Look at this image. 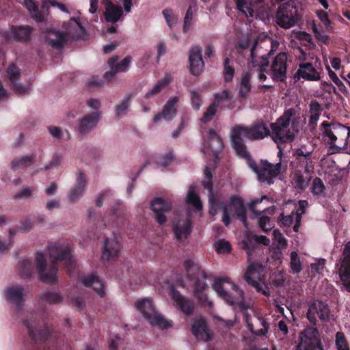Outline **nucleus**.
Returning <instances> with one entry per match:
<instances>
[{
	"instance_id": "obj_1",
	"label": "nucleus",
	"mask_w": 350,
	"mask_h": 350,
	"mask_svg": "<svg viewBox=\"0 0 350 350\" xmlns=\"http://www.w3.org/2000/svg\"><path fill=\"white\" fill-rule=\"evenodd\" d=\"M48 252L52 265L46 271V258L44 253L38 252L35 260L39 279L46 284H53L57 280L58 263H62L67 272L70 273L75 267V261L72 255L71 249L68 244L50 243Z\"/></svg>"
},
{
	"instance_id": "obj_2",
	"label": "nucleus",
	"mask_w": 350,
	"mask_h": 350,
	"mask_svg": "<svg viewBox=\"0 0 350 350\" xmlns=\"http://www.w3.org/2000/svg\"><path fill=\"white\" fill-rule=\"evenodd\" d=\"M270 135L269 128L262 120H257L250 126L237 124L231 129V146L237 155L241 158L251 154L247 149L243 138L249 141H258Z\"/></svg>"
},
{
	"instance_id": "obj_3",
	"label": "nucleus",
	"mask_w": 350,
	"mask_h": 350,
	"mask_svg": "<svg viewBox=\"0 0 350 350\" xmlns=\"http://www.w3.org/2000/svg\"><path fill=\"white\" fill-rule=\"evenodd\" d=\"M184 267L187 278L193 286L194 296L202 305L211 306L212 303L208 300L207 295L204 293V290L208 287L204 282L208 278L206 273L191 259L185 261Z\"/></svg>"
},
{
	"instance_id": "obj_4",
	"label": "nucleus",
	"mask_w": 350,
	"mask_h": 350,
	"mask_svg": "<svg viewBox=\"0 0 350 350\" xmlns=\"http://www.w3.org/2000/svg\"><path fill=\"white\" fill-rule=\"evenodd\" d=\"M301 4L297 0H289L280 5L275 14V23L281 28L288 29L302 21Z\"/></svg>"
},
{
	"instance_id": "obj_5",
	"label": "nucleus",
	"mask_w": 350,
	"mask_h": 350,
	"mask_svg": "<svg viewBox=\"0 0 350 350\" xmlns=\"http://www.w3.org/2000/svg\"><path fill=\"white\" fill-rule=\"evenodd\" d=\"M295 115V109L289 108L275 122L271 123V131L269 136L278 145L291 143L295 139V135L289 129L291 120Z\"/></svg>"
},
{
	"instance_id": "obj_6",
	"label": "nucleus",
	"mask_w": 350,
	"mask_h": 350,
	"mask_svg": "<svg viewBox=\"0 0 350 350\" xmlns=\"http://www.w3.org/2000/svg\"><path fill=\"white\" fill-rule=\"evenodd\" d=\"M246 161L249 167L257 175L258 180L261 183H266L268 185H271L275 182L276 178L281 172L282 163L281 162L273 164L266 159H261L259 164H258L252 157V155H248L241 157Z\"/></svg>"
},
{
	"instance_id": "obj_7",
	"label": "nucleus",
	"mask_w": 350,
	"mask_h": 350,
	"mask_svg": "<svg viewBox=\"0 0 350 350\" xmlns=\"http://www.w3.org/2000/svg\"><path fill=\"white\" fill-rule=\"evenodd\" d=\"M137 309L152 325H157L162 329H167L172 326L170 321L157 313L152 301L148 299H140L135 302Z\"/></svg>"
},
{
	"instance_id": "obj_8",
	"label": "nucleus",
	"mask_w": 350,
	"mask_h": 350,
	"mask_svg": "<svg viewBox=\"0 0 350 350\" xmlns=\"http://www.w3.org/2000/svg\"><path fill=\"white\" fill-rule=\"evenodd\" d=\"M23 324L28 330V334L31 339L36 343H46L48 342L52 335V329L47 325L42 327L38 326L34 318V315L30 313V318L23 320Z\"/></svg>"
},
{
	"instance_id": "obj_9",
	"label": "nucleus",
	"mask_w": 350,
	"mask_h": 350,
	"mask_svg": "<svg viewBox=\"0 0 350 350\" xmlns=\"http://www.w3.org/2000/svg\"><path fill=\"white\" fill-rule=\"evenodd\" d=\"M299 342L295 350H323L319 330L314 327H308L299 334Z\"/></svg>"
},
{
	"instance_id": "obj_10",
	"label": "nucleus",
	"mask_w": 350,
	"mask_h": 350,
	"mask_svg": "<svg viewBox=\"0 0 350 350\" xmlns=\"http://www.w3.org/2000/svg\"><path fill=\"white\" fill-rule=\"evenodd\" d=\"M323 73L321 62L317 60L314 64L310 62H303L299 64V68L295 73L293 79L295 81L303 79L309 81H318L321 79Z\"/></svg>"
},
{
	"instance_id": "obj_11",
	"label": "nucleus",
	"mask_w": 350,
	"mask_h": 350,
	"mask_svg": "<svg viewBox=\"0 0 350 350\" xmlns=\"http://www.w3.org/2000/svg\"><path fill=\"white\" fill-rule=\"evenodd\" d=\"M287 53L280 52L272 59L268 70L272 80L275 82L284 83L287 79Z\"/></svg>"
},
{
	"instance_id": "obj_12",
	"label": "nucleus",
	"mask_w": 350,
	"mask_h": 350,
	"mask_svg": "<svg viewBox=\"0 0 350 350\" xmlns=\"http://www.w3.org/2000/svg\"><path fill=\"white\" fill-rule=\"evenodd\" d=\"M330 310L328 304L321 301H315L312 303L308 309L306 317L313 325H317L318 317L322 322L329 321Z\"/></svg>"
},
{
	"instance_id": "obj_13",
	"label": "nucleus",
	"mask_w": 350,
	"mask_h": 350,
	"mask_svg": "<svg viewBox=\"0 0 350 350\" xmlns=\"http://www.w3.org/2000/svg\"><path fill=\"white\" fill-rule=\"evenodd\" d=\"M338 274L345 289L350 292V241L344 246L339 260Z\"/></svg>"
},
{
	"instance_id": "obj_14",
	"label": "nucleus",
	"mask_w": 350,
	"mask_h": 350,
	"mask_svg": "<svg viewBox=\"0 0 350 350\" xmlns=\"http://www.w3.org/2000/svg\"><path fill=\"white\" fill-rule=\"evenodd\" d=\"M102 118V112L95 111L84 115L78 120V132L85 135L95 129Z\"/></svg>"
},
{
	"instance_id": "obj_15",
	"label": "nucleus",
	"mask_w": 350,
	"mask_h": 350,
	"mask_svg": "<svg viewBox=\"0 0 350 350\" xmlns=\"http://www.w3.org/2000/svg\"><path fill=\"white\" fill-rule=\"evenodd\" d=\"M150 208L155 214V220L159 225H163L167 221L165 213L172 211V206L163 198L156 197L150 202Z\"/></svg>"
},
{
	"instance_id": "obj_16",
	"label": "nucleus",
	"mask_w": 350,
	"mask_h": 350,
	"mask_svg": "<svg viewBox=\"0 0 350 350\" xmlns=\"http://www.w3.org/2000/svg\"><path fill=\"white\" fill-rule=\"evenodd\" d=\"M262 266L258 263H252L250 265L243 275V279L248 284L256 288L258 292H262L263 295H268L266 291H262V285L257 281L260 273L262 271Z\"/></svg>"
},
{
	"instance_id": "obj_17",
	"label": "nucleus",
	"mask_w": 350,
	"mask_h": 350,
	"mask_svg": "<svg viewBox=\"0 0 350 350\" xmlns=\"http://www.w3.org/2000/svg\"><path fill=\"white\" fill-rule=\"evenodd\" d=\"M202 49L200 46H192L189 50V61L190 72L198 76L204 66L202 59Z\"/></svg>"
},
{
	"instance_id": "obj_18",
	"label": "nucleus",
	"mask_w": 350,
	"mask_h": 350,
	"mask_svg": "<svg viewBox=\"0 0 350 350\" xmlns=\"http://www.w3.org/2000/svg\"><path fill=\"white\" fill-rule=\"evenodd\" d=\"M7 76L12 83L13 91L18 95H24L29 93L31 85H28L24 86L21 83H17L18 79L21 76L20 69L14 64L10 65L7 69Z\"/></svg>"
},
{
	"instance_id": "obj_19",
	"label": "nucleus",
	"mask_w": 350,
	"mask_h": 350,
	"mask_svg": "<svg viewBox=\"0 0 350 350\" xmlns=\"http://www.w3.org/2000/svg\"><path fill=\"white\" fill-rule=\"evenodd\" d=\"M25 288L21 286L7 287L5 289V297L8 302L15 305L21 310L25 303Z\"/></svg>"
},
{
	"instance_id": "obj_20",
	"label": "nucleus",
	"mask_w": 350,
	"mask_h": 350,
	"mask_svg": "<svg viewBox=\"0 0 350 350\" xmlns=\"http://www.w3.org/2000/svg\"><path fill=\"white\" fill-rule=\"evenodd\" d=\"M79 280L86 287H92L94 292L100 297L105 296V286L100 278L94 273L79 276Z\"/></svg>"
},
{
	"instance_id": "obj_21",
	"label": "nucleus",
	"mask_w": 350,
	"mask_h": 350,
	"mask_svg": "<svg viewBox=\"0 0 350 350\" xmlns=\"http://www.w3.org/2000/svg\"><path fill=\"white\" fill-rule=\"evenodd\" d=\"M86 186V176L82 172H79L77 176L75 186L70 190L67 197L71 203L78 201L83 195Z\"/></svg>"
},
{
	"instance_id": "obj_22",
	"label": "nucleus",
	"mask_w": 350,
	"mask_h": 350,
	"mask_svg": "<svg viewBox=\"0 0 350 350\" xmlns=\"http://www.w3.org/2000/svg\"><path fill=\"white\" fill-rule=\"evenodd\" d=\"M191 330L193 334L198 340L209 341L212 338L211 334L208 328L207 323L202 318L193 320Z\"/></svg>"
},
{
	"instance_id": "obj_23",
	"label": "nucleus",
	"mask_w": 350,
	"mask_h": 350,
	"mask_svg": "<svg viewBox=\"0 0 350 350\" xmlns=\"http://www.w3.org/2000/svg\"><path fill=\"white\" fill-rule=\"evenodd\" d=\"M257 44L258 42L256 41L250 50V54L247 55V57H243V58L247 60H250V63L254 67L259 68V71H267V70H269L268 68L269 66V55L271 52L259 57H256L254 51Z\"/></svg>"
},
{
	"instance_id": "obj_24",
	"label": "nucleus",
	"mask_w": 350,
	"mask_h": 350,
	"mask_svg": "<svg viewBox=\"0 0 350 350\" xmlns=\"http://www.w3.org/2000/svg\"><path fill=\"white\" fill-rule=\"evenodd\" d=\"M230 206L234 208L237 218L243 223L244 226L247 227V209L243 198L238 195H232Z\"/></svg>"
},
{
	"instance_id": "obj_25",
	"label": "nucleus",
	"mask_w": 350,
	"mask_h": 350,
	"mask_svg": "<svg viewBox=\"0 0 350 350\" xmlns=\"http://www.w3.org/2000/svg\"><path fill=\"white\" fill-rule=\"evenodd\" d=\"M121 248V244L116 238H106L104 241L102 258L109 260L117 257Z\"/></svg>"
},
{
	"instance_id": "obj_26",
	"label": "nucleus",
	"mask_w": 350,
	"mask_h": 350,
	"mask_svg": "<svg viewBox=\"0 0 350 350\" xmlns=\"http://www.w3.org/2000/svg\"><path fill=\"white\" fill-rule=\"evenodd\" d=\"M178 102V97L173 96L170 98L163 106L162 113H159L154 116L153 119L154 122H157L159 121L161 118H163L164 119L169 121L172 120L177 113V109L175 107V105Z\"/></svg>"
},
{
	"instance_id": "obj_27",
	"label": "nucleus",
	"mask_w": 350,
	"mask_h": 350,
	"mask_svg": "<svg viewBox=\"0 0 350 350\" xmlns=\"http://www.w3.org/2000/svg\"><path fill=\"white\" fill-rule=\"evenodd\" d=\"M170 293L173 300L176 302V306L185 314L190 315L193 313V304L179 291L176 290L174 286L170 288Z\"/></svg>"
},
{
	"instance_id": "obj_28",
	"label": "nucleus",
	"mask_w": 350,
	"mask_h": 350,
	"mask_svg": "<svg viewBox=\"0 0 350 350\" xmlns=\"http://www.w3.org/2000/svg\"><path fill=\"white\" fill-rule=\"evenodd\" d=\"M207 148L211 150L214 156L217 155L224 148V144L221 137L216 131L211 129L208 131L207 139Z\"/></svg>"
},
{
	"instance_id": "obj_29",
	"label": "nucleus",
	"mask_w": 350,
	"mask_h": 350,
	"mask_svg": "<svg viewBox=\"0 0 350 350\" xmlns=\"http://www.w3.org/2000/svg\"><path fill=\"white\" fill-rule=\"evenodd\" d=\"M13 39L15 41L25 42L29 40L33 29L28 25L16 26L10 27Z\"/></svg>"
},
{
	"instance_id": "obj_30",
	"label": "nucleus",
	"mask_w": 350,
	"mask_h": 350,
	"mask_svg": "<svg viewBox=\"0 0 350 350\" xmlns=\"http://www.w3.org/2000/svg\"><path fill=\"white\" fill-rule=\"evenodd\" d=\"M173 230L178 240L187 239L191 232V222L190 219L178 221Z\"/></svg>"
},
{
	"instance_id": "obj_31",
	"label": "nucleus",
	"mask_w": 350,
	"mask_h": 350,
	"mask_svg": "<svg viewBox=\"0 0 350 350\" xmlns=\"http://www.w3.org/2000/svg\"><path fill=\"white\" fill-rule=\"evenodd\" d=\"M225 280L221 278H217L214 281L213 288L217 292L219 297L223 299L229 305H234L235 303L234 297L231 294L227 291L224 285Z\"/></svg>"
},
{
	"instance_id": "obj_32",
	"label": "nucleus",
	"mask_w": 350,
	"mask_h": 350,
	"mask_svg": "<svg viewBox=\"0 0 350 350\" xmlns=\"http://www.w3.org/2000/svg\"><path fill=\"white\" fill-rule=\"evenodd\" d=\"M123 14L122 8L119 5H115L109 2L106 7L105 12V19L107 22L116 23Z\"/></svg>"
},
{
	"instance_id": "obj_33",
	"label": "nucleus",
	"mask_w": 350,
	"mask_h": 350,
	"mask_svg": "<svg viewBox=\"0 0 350 350\" xmlns=\"http://www.w3.org/2000/svg\"><path fill=\"white\" fill-rule=\"evenodd\" d=\"M64 297L57 291H44L41 293L39 301L42 304L50 305L58 304L62 302Z\"/></svg>"
},
{
	"instance_id": "obj_34",
	"label": "nucleus",
	"mask_w": 350,
	"mask_h": 350,
	"mask_svg": "<svg viewBox=\"0 0 350 350\" xmlns=\"http://www.w3.org/2000/svg\"><path fill=\"white\" fill-rule=\"evenodd\" d=\"M251 77L252 75L250 72H243L241 75L240 88L239 91V96L241 98H246L251 91Z\"/></svg>"
},
{
	"instance_id": "obj_35",
	"label": "nucleus",
	"mask_w": 350,
	"mask_h": 350,
	"mask_svg": "<svg viewBox=\"0 0 350 350\" xmlns=\"http://www.w3.org/2000/svg\"><path fill=\"white\" fill-rule=\"evenodd\" d=\"M133 95L131 93H126L123 98L115 106L116 116L118 118L122 117L128 113L131 103Z\"/></svg>"
},
{
	"instance_id": "obj_36",
	"label": "nucleus",
	"mask_w": 350,
	"mask_h": 350,
	"mask_svg": "<svg viewBox=\"0 0 350 350\" xmlns=\"http://www.w3.org/2000/svg\"><path fill=\"white\" fill-rule=\"evenodd\" d=\"M34 157V155L16 157L11 162V167L14 170L26 168L35 163Z\"/></svg>"
},
{
	"instance_id": "obj_37",
	"label": "nucleus",
	"mask_w": 350,
	"mask_h": 350,
	"mask_svg": "<svg viewBox=\"0 0 350 350\" xmlns=\"http://www.w3.org/2000/svg\"><path fill=\"white\" fill-rule=\"evenodd\" d=\"M241 244L242 249L245 251L248 257L252 256L256 247L253 233L251 232H247L244 239L241 241Z\"/></svg>"
},
{
	"instance_id": "obj_38",
	"label": "nucleus",
	"mask_w": 350,
	"mask_h": 350,
	"mask_svg": "<svg viewBox=\"0 0 350 350\" xmlns=\"http://www.w3.org/2000/svg\"><path fill=\"white\" fill-rule=\"evenodd\" d=\"M170 82V76L166 75L163 79L159 80L153 88L146 94L145 98L149 99L152 96L159 94L164 88L169 85Z\"/></svg>"
},
{
	"instance_id": "obj_39",
	"label": "nucleus",
	"mask_w": 350,
	"mask_h": 350,
	"mask_svg": "<svg viewBox=\"0 0 350 350\" xmlns=\"http://www.w3.org/2000/svg\"><path fill=\"white\" fill-rule=\"evenodd\" d=\"M18 269L22 278H31L33 274L31 259H24L18 262Z\"/></svg>"
},
{
	"instance_id": "obj_40",
	"label": "nucleus",
	"mask_w": 350,
	"mask_h": 350,
	"mask_svg": "<svg viewBox=\"0 0 350 350\" xmlns=\"http://www.w3.org/2000/svg\"><path fill=\"white\" fill-rule=\"evenodd\" d=\"M321 126L323 128V135L324 137H327L329 139L328 144L331 147H335L336 142L337 141V137L336 136L335 131L333 132L334 129H332V122H328L327 121H323L321 123Z\"/></svg>"
},
{
	"instance_id": "obj_41",
	"label": "nucleus",
	"mask_w": 350,
	"mask_h": 350,
	"mask_svg": "<svg viewBox=\"0 0 350 350\" xmlns=\"http://www.w3.org/2000/svg\"><path fill=\"white\" fill-rule=\"evenodd\" d=\"M333 132L335 131L336 136L342 141H346L350 136V128L338 122H332Z\"/></svg>"
},
{
	"instance_id": "obj_42",
	"label": "nucleus",
	"mask_w": 350,
	"mask_h": 350,
	"mask_svg": "<svg viewBox=\"0 0 350 350\" xmlns=\"http://www.w3.org/2000/svg\"><path fill=\"white\" fill-rule=\"evenodd\" d=\"M25 4L32 13V17L37 22L44 21L45 16L39 11L38 6L36 5L35 0H25Z\"/></svg>"
},
{
	"instance_id": "obj_43",
	"label": "nucleus",
	"mask_w": 350,
	"mask_h": 350,
	"mask_svg": "<svg viewBox=\"0 0 350 350\" xmlns=\"http://www.w3.org/2000/svg\"><path fill=\"white\" fill-rule=\"evenodd\" d=\"M266 0H244L246 3V7L243 11H240L247 16L252 17L254 13V8L260 7Z\"/></svg>"
},
{
	"instance_id": "obj_44",
	"label": "nucleus",
	"mask_w": 350,
	"mask_h": 350,
	"mask_svg": "<svg viewBox=\"0 0 350 350\" xmlns=\"http://www.w3.org/2000/svg\"><path fill=\"white\" fill-rule=\"evenodd\" d=\"M68 40L67 33L57 31L55 33V38L49 40V44L56 49H62Z\"/></svg>"
},
{
	"instance_id": "obj_45",
	"label": "nucleus",
	"mask_w": 350,
	"mask_h": 350,
	"mask_svg": "<svg viewBox=\"0 0 350 350\" xmlns=\"http://www.w3.org/2000/svg\"><path fill=\"white\" fill-rule=\"evenodd\" d=\"M230 59L228 57L225 58L224 61L223 75L224 81L227 83L231 82L234 75V68L230 65Z\"/></svg>"
},
{
	"instance_id": "obj_46",
	"label": "nucleus",
	"mask_w": 350,
	"mask_h": 350,
	"mask_svg": "<svg viewBox=\"0 0 350 350\" xmlns=\"http://www.w3.org/2000/svg\"><path fill=\"white\" fill-rule=\"evenodd\" d=\"M187 201L196 210L201 211L202 209V204L200 197L194 191L189 189L187 196Z\"/></svg>"
},
{
	"instance_id": "obj_47",
	"label": "nucleus",
	"mask_w": 350,
	"mask_h": 350,
	"mask_svg": "<svg viewBox=\"0 0 350 350\" xmlns=\"http://www.w3.org/2000/svg\"><path fill=\"white\" fill-rule=\"evenodd\" d=\"M312 152H313V149L307 150H306L305 146H301V148H297L295 150V154L297 156L303 157L306 159V165L305 167V172H306V173H308L310 171L309 169V167H308V162H310V163L312 162L311 154H312Z\"/></svg>"
},
{
	"instance_id": "obj_48",
	"label": "nucleus",
	"mask_w": 350,
	"mask_h": 350,
	"mask_svg": "<svg viewBox=\"0 0 350 350\" xmlns=\"http://www.w3.org/2000/svg\"><path fill=\"white\" fill-rule=\"evenodd\" d=\"M258 320L260 322L261 325L262 326L263 329H259L254 330L253 327L252 323H250L247 322L248 325V329L250 331L251 333L258 336H264L267 334L268 332V329L269 328V323L262 318L258 319Z\"/></svg>"
},
{
	"instance_id": "obj_49",
	"label": "nucleus",
	"mask_w": 350,
	"mask_h": 350,
	"mask_svg": "<svg viewBox=\"0 0 350 350\" xmlns=\"http://www.w3.org/2000/svg\"><path fill=\"white\" fill-rule=\"evenodd\" d=\"M132 62V57L131 55H126L120 62L113 63V66L115 68L116 71L118 72H126L131 65Z\"/></svg>"
},
{
	"instance_id": "obj_50",
	"label": "nucleus",
	"mask_w": 350,
	"mask_h": 350,
	"mask_svg": "<svg viewBox=\"0 0 350 350\" xmlns=\"http://www.w3.org/2000/svg\"><path fill=\"white\" fill-rule=\"evenodd\" d=\"M310 180V178L307 179L306 177L304 176V174L301 173H295L294 175V181L295 184V187L304 190L306 189L309 184V182Z\"/></svg>"
},
{
	"instance_id": "obj_51",
	"label": "nucleus",
	"mask_w": 350,
	"mask_h": 350,
	"mask_svg": "<svg viewBox=\"0 0 350 350\" xmlns=\"http://www.w3.org/2000/svg\"><path fill=\"white\" fill-rule=\"evenodd\" d=\"M290 265L293 273H298L302 270V265L296 252H292L291 254Z\"/></svg>"
},
{
	"instance_id": "obj_52",
	"label": "nucleus",
	"mask_w": 350,
	"mask_h": 350,
	"mask_svg": "<svg viewBox=\"0 0 350 350\" xmlns=\"http://www.w3.org/2000/svg\"><path fill=\"white\" fill-rule=\"evenodd\" d=\"M118 59H119V57L118 55L113 56L108 59L107 63L109 64V66L111 68V70L106 72L104 75V77L107 81H111L115 77V75H116V73L118 72V71H116L115 68L113 66V63H116Z\"/></svg>"
},
{
	"instance_id": "obj_53",
	"label": "nucleus",
	"mask_w": 350,
	"mask_h": 350,
	"mask_svg": "<svg viewBox=\"0 0 350 350\" xmlns=\"http://www.w3.org/2000/svg\"><path fill=\"white\" fill-rule=\"evenodd\" d=\"M217 108L215 104L211 103L201 118V122L206 124L211 121L217 111Z\"/></svg>"
},
{
	"instance_id": "obj_54",
	"label": "nucleus",
	"mask_w": 350,
	"mask_h": 350,
	"mask_svg": "<svg viewBox=\"0 0 350 350\" xmlns=\"http://www.w3.org/2000/svg\"><path fill=\"white\" fill-rule=\"evenodd\" d=\"M205 179L202 182L204 189L208 191L209 194L213 193V175L208 167L204 170Z\"/></svg>"
},
{
	"instance_id": "obj_55",
	"label": "nucleus",
	"mask_w": 350,
	"mask_h": 350,
	"mask_svg": "<svg viewBox=\"0 0 350 350\" xmlns=\"http://www.w3.org/2000/svg\"><path fill=\"white\" fill-rule=\"evenodd\" d=\"M336 345L337 350H349L345 336L341 332L336 334Z\"/></svg>"
},
{
	"instance_id": "obj_56",
	"label": "nucleus",
	"mask_w": 350,
	"mask_h": 350,
	"mask_svg": "<svg viewBox=\"0 0 350 350\" xmlns=\"http://www.w3.org/2000/svg\"><path fill=\"white\" fill-rule=\"evenodd\" d=\"M325 189V187L322 180L318 177L314 178L312 182V193L315 196H320Z\"/></svg>"
},
{
	"instance_id": "obj_57",
	"label": "nucleus",
	"mask_w": 350,
	"mask_h": 350,
	"mask_svg": "<svg viewBox=\"0 0 350 350\" xmlns=\"http://www.w3.org/2000/svg\"><path fill=\"white\" fill-rule=\"evenodd\" d=\"M328 70V75L332 81L338 86L339 90L344 94L347 93V90L345 84L339 79L337 75L332 70L329 66L327 67Z\"/></svg>"
},
{
	"instance_id": "obj_58",
	"label": "nucleus",
	"mask_w": 350,
	"mask_h": 350,
	"mask_svg": "<svg viewBox=\"0 0 350 350\" xmlns=\"http://www.w3.org/2000/svg\"><path fill=\"white\" fill-rule=\"evenodd\" d=\"M230 92L227 90L222 91L220 93H217L214 96V101L212 103L215 104L217 107L223 103L224 101H227L230 99Z\"/></svg>"
},
{
	"instance_id": "obj_59",
	"label": "nucleus",
	"mask_w": 350,
	"mask_h": 350,
	"mask_svg": "<svg viewBox=\"0 0 350 350\" xmlns=\"http://www.w3.org/2000/svg\"><path fill=\"white\" fill-rule=\"evenodd\" d=\"M313 32L314 33V36L316 39L324 44H328L329 42V36L325 33L323 31H320L318 29V28L316 26H314L312 27Z\"/></svg>"
},
{
	"instance_id": "obj_60",
	"label": "nucleus",
	"mask_w": 350,
	"mask_h": 350,
	"mask_svg": "<svg viewBox=\"0 0 350 350\" xmlns=\"http://www.w3.org/2000/svg\"><path fill=\"white\" fill-rule=\"evenodd\" d=\"M251 44V42L250 39H245L239 41L238 44L236 47L237 53L243 57H246L245 55V52H247V50L250 48Z\"/></svg>"
},
{
	"instance_id": "obj_61",
	"label": "nucleus",
	"mask_w": 350,
	"mask_h": 350,
	"mask_svg": "<svg viewBox=\"0 0 350 350\" xmlns=\"http://www.w3.org/2000/svg\"><path fill=\"white\" fill-rule=\"evenodd\" d=\"M231 245L228 241L219 240L217 243L216 252L218 254L230 253L231 252Z\"/></svg>"
},
{
	"instance_id": "obj_62",
	"label": "nucleus",
	"mask_w": 350,
	"mask_h": 350,
	"mask_svg": "<svg viewBox=\"0 0 350 350\" xmlns=\"http://www.w3.org/2000/svg\"><path fill=\"white\" fill-rule=\"evenodd\" d=\"M215 320L219 329H228L232 327L234 325V321L232 320H224L220 317H215Z\"/></svg>"
},
{
	"instance_id": "obj_63",
	"label": "nucleus",
	"mask_w": 350,
	"mask_h": 350,
	"mask_svg": "<svg viewBox=\"0 0 350 350\" xmlns=\"http://www.w3.org/2000/svg\"><path fill=\"white\" fill-rule=\"evenodd\" d=\"M34 190L33 186H23L21 191L14 195L15 199L19 198H28L32 196V193Z\"/></svg>"
},
{
	"instance_id": "obj_64",
	"label": "nucleus",
	"mask_w": 350,
	"mask_h": 350,
	"mask_svg": "<svg viewBox=\"0 0 350 350\" xmlns=\"http://www.w3.org/2000/svg\"><path fill=\"white\" fill-rule=\"evenodd\" d=\"M259 227L265 232H269L273 226L270 222V218L268 216H262L260 217L258 221Z\"/></svg>"
}]
</instances>
